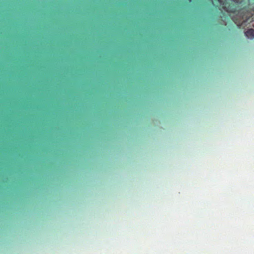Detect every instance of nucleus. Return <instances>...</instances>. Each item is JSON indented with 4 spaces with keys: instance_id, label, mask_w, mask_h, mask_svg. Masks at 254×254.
Listing matches in <instances>:
<instances>
[{
    "instance_id": "4",
    "label": "nucleus",
    "mask_w": 254,
    "mask_h": 254,
    "mask_svg": "<svg viewBox=\"0 0 254 254\" xmlns=\"http://www.w3.org/2000/svg\"><path fill=\"white\" fill-rule=\"evenodd\" d=\"M210 1L212 2V0H210Z\"/></svg>"
},
{
    "instance_id": "2",
    "label": "nucleus",
    "mask_w": 254,
    "mask_h": 254,
    "mask_svg": "<svg viewBox=\"0 0 254 254\" xmlns=\"http://www.w3.org/2000/svg\"><path fill=\"white\" fill-rule=\"evenodd\" d=\"M245 34L248 38L253 39L254 38V30L250 29L245 32Z\"/></svg>"
},
{
    "instance_id": "1",
    "label": "nucleus",
    "mask_w": 254,
    "mask_h": 254,
    "mask_svg": "<svg viewBox=\"0 0 254 254\" xmlns=\"http://www.w3.org/2000/svg\"><path fill=\"white\" fill-rule=\"evenodd\" d=\"M220 6L239 28L254 20V10H250V0H217Z\"/></svg>"
},
{
    "instance_id": "3",
    "label": "nucleus",
    "mask_w": 254,
    "mask_h": 254,
    "mask_svg": "<svg viewBox=\"0 0 254 254\" xmlns=\"http://www.w3.org/2000/svg\"><path fill=\"white\" fill-rule=\"evenodd\" d=\"M223 15L224 18H225V20L226 19V18H228V15L225 14V13H223Z\"/></svg>"
}]
</instances>
